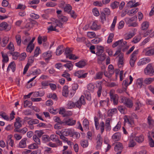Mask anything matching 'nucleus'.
<instances>
[{"instance_id":"1","label":"nucleus","mask_w":154,"mask_h":154,"mask_svg":"<svg viewBox=\"0 0 154 154\" xmlns=\"http://www.w3.org/2000/svg\"><path fill=\"white\" fill-rule=\"evenodd\" d=\"M51 22H48V24H51V25L47 28L48 32L50 31H56L57 29H56L57 26L61 27L62 26V23L58 21L57 19L52 18L51 19Z\"/></svg>"},{"instance_id":"2","label":"nucleus","mask_w":154,"mask_h":154,"mask_svg":"<svg viewBox=\"0 0 154 154\" xmlns=\"http://www.w3.org/2000/svg\"><path fill=\"white\" fill-rule=\"evenodd\" d=\"M144 72L147 75H154V67L152 66L151 63L148 64L144 69Z\"/></svg>"},{"instance_id":"3","label":"nucleus","mask_w":154,"mask_h":154,"mask_svg":"<svg viewBox=\"0 0 154 154\" xmlns=\"http://www.w3.org/2000/svg\"><path fill=\"white\" fill-rule=\"evenodd\" d=\"M137 19V17H133L131 18H126L124 20L126 23L129 26L136 27L138 26V23L136 22H132L135 21Z\"/></svg>"},{"instance_id":"4","label":"nucleus","mask_w":154,"mask_h":154,"mask_svg":"<svg viewBox=\"0 0 154 154\" xmlns=\"http://www.w3.org/2000/svg\"><path fill=\"white\" fill-rule=\"evenodd\" d=\"M143 79L142 78L137 79L135 80L134 85V88L135 89H137L141 88L143 85Z\"/></svg>"},{"instance_id":"5","label":"nucleus","mask_w":154,"mask_h":154,"mask_svg":"<svg viewBox=\"0 0 154 154\" xmlns=\"http://www.w3.org/2000/svg\"><path fill=\"white\" fill-rule=\"evenodd\" d=\"M122 100V102L124 104L128 107L131 108L133 106L132 100L129 98H127L125 97H123Z\"/></svg>"},{"instance_id":"6","label":"nucleus","mask_w":154,"mask_h":154,"mask_svg":"<svg viewBox=\"0 0 154 154\" xmlns=\"http://www.w3.org/2000/svg\"><path fill=\"white\" fill-rule=\"evenodd\" d=\"M85 103V101L84 97L83 95H82L78 100L75 103V107L80 108L82 105H84Z\"/></svg>"},{"instance_id":"7","label":"nucleus","mask_w":154,"mask_h":154,"mask_svg":"<svg viewBox=\"0 0 154 154\" xmlns=\"http://www.w3.org/2000/svg\"><path fill=\"white\" fill-rule=\"evenodd\" d=\"M124 122L127 123L129 125L132 126L134 125V121L132 116L126 115L124 116Z\"/></svg>"},{"instance_id":"8","label":"nucleus","mask_w":154,"mask_h":154,"mask_svg":"<svg viewBox=\"0 0 154 154\" xmlns=\"http://www.w3.org/2000/svg\"><path fill=\"white\" fill-rule=\"evenodd\" d=\"M75 76L79 78H84L87 75V73H84V71L82 70H79L76 71L74 73Z\"/></svg>"},{"instance_id":"9","label":"nucleus","mask_w":154,"mask_h":154,"mask_svg":"<svg viewBox=\"0 0 154 154\" xmlns=\"http://www.w3.org/2000/svg\"><path fill=\"white\" fill-rule=\"evenodd\" d=\"M151 61L150 58L149 57H146L141 58L139 60L137 63L138 66H140L146 64Z\"/></svg>"},{"instance_id":"10","label":"nucleus","mask_w":154,"mask_h":154,"mask_svg":"<svg viewBox=\"0 0 154 154\" xmlns=\"http://www.w3.org/2000/svg\"><path fill=\"white\" fill-rule=\"evenodd\" d=\"M12 137L13 136L11 134H10L8 136L6 140L7 147H8L9 145L12 147H13L14 146V140L12 139Z\"/></svg>"},{"instance_id":"11","label":"nucleus","mask_w":154,"mask_h":154,"mask_svg":"<svg viewBox=\"0 0 154 154\" xmlns=\"http://www.w3.org/2000/svg\"><path fill=\"white\" fill-rule=\"evenodd\" d=\"M108 71L109 73V75H106L107 72H104L105 76L109 78L111 77L112 75L114 72V70L113 66L111 65H109L108 67Z\"/></svg>"},{"instance_id":"12","label":"nucleus","mask_w":154,"mask_h":154,"mask_svg":"<svg viewBox=\"0 0 154 154\" xmlns=\"http://www.w3.org/2000/svg\"><path fill=\"white\" fill-rule=\"evenodd\" d=\"M129 82H128V79H126L124 80L122 83V85L125 90H126L127 86L131 84L133 81V78L131 75L129 76Z\"/></svg>"},{"instance_id":"13","label":"nucleus","mask_w":154,"mask_h":154,"mask_svg":"<svg viewBox=\"0 0 154 154\" xmlns=\"http://www.w3.org/2000/svg\"><path fill=\"white\" fill-rule=\"evenodd\" d=\"M141 4L140 2H136L135 0H131L127 3V5L130 8L135 7L138 6Z\"/></svg>"},{"instance_id":"14","label":"nucleus","mask_w":154,"mask_h":154,"mask_svg":"<svg viewBox=\"0 0 154 154\" xmlns=\"http://www.w3.org/2000/svg\"><path fill=\"white\" fill-rule=\"evenodd\" d=\"M97 145L96 148L97 149L100 148V146L102 143V139L101 137L100 134H99L97 135Z\"/></svg>"},{"instance_id":"15","label":"nucleus","mask_w":154,"mask_h":154,"mask_svg":"<svg viewBox=\"0 0 154 154\" xmlns=\"http://www.w3.org/2000/svg\"><path fill=\"white\" fill-rule=\"evenodd\" d=\"M147 122L149 128H152L154 126V121L150 115H149L147 117Z\"/></svg>"},{"instance_id":"16","label":"nucleus","mask_w":154,"mask_h":154,"mask_svg":"<svg viewBox=\"0 0 154 154\" xmlns=\"http://www.w3.org/2000/svg\"><path fill=\"white\" fill-rule=\"evenodd\" d=\"M11 28L9 27L7 23L5 22H3L0 24V30H6L7 31L10 29Z\"/></svg>"},{"instance_id":"17","label":"nucleus","mask_w":154,"mask_h":154,"mask_svg":"<svg viewBox=\"0 0 154 154\" xmlns=\"http://www.w3.org/2000/svg\"><path fill=\"white\" fill-rule=\"evenodd\" d=\"M121 134L119 132L114 134L112 137V140L114 141H119L121 138Z\"/></svg>"},{"instance_id":"18","label":"nucleus","mask_w":154,"mask_h":154,"mask_svg":"<svg viewBox=\"0 0 154 154\" xmlns=\"http://www.w3.org/2000/svg\"><path fill=\"white\" fill-rule=\"evenodd\" d=\"M146 56H150L154 54V48L149 49V48L144 49L143 51Z\"/></svg>"},{"instance_id":"19","label":"nucleus","mask_w":154,"mask_h":154,"mask_svg":"<svg viewBox=\"0 0 154 154\" xmlns=\"http://www.w3.org/2000/svg\"><path fill=\"white\" fill-rule=\"evenodd\" d=\"M64 48L63 46H59L56 50V55L59 56L61 55L64 51Z\"/></svg>"},{"instance_id":"20","label":"nucleus","mask_w":154,"mask_h":154,"mask_svg":"<svg viewBox=\"0 0 154 154\" xmlns=\"http://www.w3.org/2000/svg\"><path fill=\"white\" fill-rule=\"evenodd\" d=\"M123 148V146L122 144L120 142H118L116 143L115 145L114 150L116 152L122 151Z\"/></svg>"},{"instance_id":"21","label":"nucleus","mask_w":154,"mask_h":154,"mask_svg":"<svg viewBox=\"0 0 154 154\" xmlns=\"http://www.w3.org/2000/svg\"><path fill=\"white\" fill-rule=\"evenodd\" d=\"M22 122V121L21 119L19 117H17L16 119V122L14 123V127L17 128H20L22 126V124H21Z\"/></svg>"},{"instance_id":"22","label":"nucleus","mask_w":154,"mask_h":154,"mask_svg":"<svg viewBox=\"0 0 154 154\" xmlns=\"http://www.w3.org/2000/svg\"><path fill=\"white\" fill-rule=\"evenodd\" d=\"M65 124L69 126L74 125L76 123V121L72 119H67L65 121Z\"/></svg>"},{"instance_id":"23","label":"nucleus","mask_w":154,"mask_h":154,"mask_svg":"<svg viewBox=\"0 0 154 154\" xmlns=\"http://www.w3.org/2000/svg\"><path fill=\"white\" fill-rule=\"evenodd\" d=\"M86 64V62L84 60H81L75 63V66L79 68H83Z\"/></svg>"},{"instance_id":"24","label":"nucleus","mask_w":154,"mask_h":154,"mask_svg":"<svg viewBox=\"0 0 154 154\" xmlns=\"http://www.w3.org/2000/svg\"><path fill=\"white\" fill-rule=\"evenodd\" d=\"M26 138H23L19 143V147L22 148H25L26 146Z\"/></svg>"},{"instance_id":"25","label":"nucleus","mask_w":154,"mask_h":154,"mask_svg":"<svg viewBox=\"0 0 154 154\" xmlns=\"http://www.w3.org/2000/svg\"><path fill=\"white\" fill-rule=\"evenodd\" d=\"M47 40V37L45 36H41L39 35L38 38V42L39 44H41L42 42H45Z\"/></svg>"},{"instance_id":"26","label":"nucleus","mask_w":154,"mask_h":154,"mask_svg":"<svg viewBox=\"0 0 154 154\" xmlns=\"http://www.w3.org/2000/svg\"><path fill=\"white\" fill-rule=\"evenodd\" d=\"M15 69V64L14 62H11L9 65L7 69L8 71H9L10 69L12 70L13 72H14Z\"/></svg>"},{"instance_id":"27","label":"nucleus","mask_w":154,"mask_h":154,"mask_svg":"<svg viewBox=\"0 0 154 154\" xmlns=\"http://www.w3.org/2000/svg\"><path fill=\"white\" fill-rule=\"evenodd\" d=\"M34 48V44L29 43L26 48V51L27 52L31 53L33 50Z\"/></svg>"},{"instance_id":"28","label":"nucleus","mask_w":154,"mask_h":154,"mask_svg":"<svg viewBox=\"0 0 154 154\" xmlns=\"http://www.w3.org/2000/svg\"><path fill=\"white\" fill-rule=\"evenodd\" d=\"M91 29L93 30H96L100 28V26L97 24V22H94L90 27Z\"/></svg>"},{"instance_id":"29","label":"nucleus","mask_w":154,"mask_h":154,"mask_svg":"<svg viewBox=\"0 0 154 154\" xmlns=\"http://www.w3.org/2000/svg\"><path fill=\"white\" fill-rule=\"evenodd\" d=\"M138 11V8H133L128 11V14L129 16H132L134 15Z\"/></svg>"},{"instance_id":"30","label":"nucleus","mask_w":154,"mask_h":154,"mask_svg":"<svg viewBox=\"0 0 154 154\" xmlns=\"http://www.w3.org/2000/svg\"><path fill=\"white\" fill-rule=\"evenodd\" d=\"M110 97L111 100L113 102L115 105H117L118 104L119 97L117 94H115Z\"/></svg>"},{"instance_id":"31","label":"nucleus","mask_w":154,"mask_h":154,"mask_svg":"<svg viewBox=\"0 0 154 154\" xmlns=\"http://www.w3.org/2000/svg\"><path fill=\"white\" fill-rule=\"evenodd\" d=\"M111 119L110 118H108L106 121V129L107 131L110 130L111 129V126L110 125V122Z\"/></svg>"},{"instance_id":"32","label":"nucleus","mask_w":154,"mask_h":154,"mask_svg":"<svg viewBox=\"0 0 154 154\" xmlns=\"http://www.w3.org/2000/svg\"><path fill=\"white\" fill-rule=\"evenodd\" d=\"M66 107L69 109L75 108V102L72 101H69L66 105Z\"/></svg>"},{"instance_id":"33","label":"nucleus","mask_w":154,"mask_h":154,"mask_svg":"<svg viewBox=\"0 0 154 154\" xmlns=\"http://www.w3.org/2000/svg\"><path fill=\"white\" fill-rule=\"evenodd\" d=\"M2 57V62L3 63H7L9 60L8 57L7 55L4 53L3 52H2L1 53Z\"/></svg>"},{"instance_id":"34","label":"nucleus","mask_w":154,"mask_h":154,"mask_svg":"<svg viewBox=\"0 0 154 154\" xmlns=\"http://www.w3.org/2000/svg\"><path fill=\"white\" fill-rule=\"evenodd\" d=\"M136 141L139 143H142L144 140V137L142 134L137 136L135 137Z\"/></svg>"},{"instance_id":"35","label":"nucleus","mask_w":154,"mask_h":154,"mask_svg":"<svg viewBox=\"0 0 154 154\" xmlns=\"http://www.w3.org/2000/svg\"><path fill=\"white\" fill-rule=\"evenodd\" d=\"M62 93L63 96H67L69 94L68 88L67 86L66 85L63 87Z\"/></svg>"},{"instance_id":"36","label":"nucleus","mask_w":154,"mask_h":154,"mask_svg":"<svg viewBox=\"0 0 154 154\" xmlns=\"http://www.w3.org/2000/svg\"><path fill=\"white\" fill-rule=\"evenodd\" d=\"M52 52L50 51H48L47 52L43 54V57L46 59H48L51 58L52 56Z\"/></svg>"},{"instance_id":"37","label":"nucleus","mask_w":154,"mask_h":154,"mask_svg":"<svg viewBox=\"0 0 154 154\" xmlns=\"http://www.w3.org/2000/svg\"><path fill=\"white\" fill-rule=\"evenodd\" d=\"M149 26V23L147 21H144L141 24V29L143 30L147 29Z\"/></svg>"},{"instance_id":"38","label":"nucleus","mask_w":154,"mask_h":154,"mask_svg":"<svg viewBox=\"0 0 154 154\" xmlns=\"http://www.w3.org/2000/svg\"><path fill=\"white\" fill-rule=\"evenodd\" d=\"M9 40V38L8 37H4L2 40V43L1 44V46L3 47H5L8 43Z\"/></svg>"},{"instance_id":"39","label":"nucleus","mask_w":154,"mask_h":154,"mask_svg":"<svg viewBox=\"0 0 154 154\" xmlns=\"http://www.w3.org/2000/svg\"><path fill=\"white\" fill-rule=\"evenodd\" d=\"M38 145L35 143H32L28 146V149H35L38 148Z\"/></svg>"},{"instance_id":"40","label":"nucleus","mask_w":154,"mask_h":154,"mask_svg":"<svg viewBox=\"0 0 154 154\" xmlns=\"http://www.w3.org/2000/svg\"><path fill=\"white\" fill-rule=\"evenodd\" d=\"M117 17L116 16H115L110 28V29L111 31L114 30L117 22Z\"/></svg>"},{"instance_id":"41","label":"nucleus","mask_w":154,"mask_h":154,"mask_svg":"<svg viewBox=\"0 0 154 154\" xmlns=\"http://www.w3.org/2000/svg\"><path fill=\"white\" fill-rule=\"evenodd\" d=\"M138 53V51L137 50L134 51L131 55L130 59L136 60L137 59V55Z\"/></svg>"},{"instance_id":"42","label":"nucleus","mask_w":154,"mask_h":154,"mask_svg":"<svg viewBox=\"0 0 154 154\" xmlns=\"http://www.w3.org/2000/svg\"><path fill=\"white\" fill-rule=\"evenodd\" d=\"M138 53V51L137 50L134 51L131 55L130 59L136 60L137 59V55Z\"/></svg>"},{"instance_id":"43","label":"nucleus","mask_w":154,"mask_h":154,"mask_svg":"<svg viewBox=\"0 0 154 154\" xmlns=\"http://www.w3.org/2000/svg\"><path fill=\"white\" fill-rule=\"evenodd\" d=\"M117 112V109L116 108L110 109L108 111V115L109 116H112V115L116 114Z\"/></svg>"},{"instance_id":"44","label":"nucleus","mask_w":154,"mask_h":154,"mask_svg":"<svg viewBox=\"0 0 154 154\" xmlns=\"http://www.w3.org/2000/svg\"><path fill=\"white\" fill-rule=\"evenodd\" d=\"M141 39V36L140 35H138L135 36L133 39L132 42L134 43H137L139 42Z\"/></svg>"},{"instance_id":"45","label":"nucleus","mask_w":154,"mask_h":154,"mask_svg":"<svg viewBox=\"0 0 154 154\" xmlns=\"http://www.w3.org/2000/svg\"><path fill=\"white\" fill-rule=\"evenodd\" d=\"M72 50L69 48H66L64 53L66 58L72 54Z\"/></svg>"},{"instance_id":"46","label":"nucleus","mask_w":154,"mask_h":154,"mask_svg":"<svg viewBox=\"0 0 154 154\" xmlns=\"http://www.w3.org/2000/svg\"><path fill=\"white\" fill-rule=\"evenodd\" d=\"M123 42V39H122L117 41H116L113 44V45H112V47L113 48H115L118 45L119 46L122 45Z\"/></svg>"},{"instance_id":"47","label":"nucleus","mask_w":154,"mask_h":154,"mask_svg":"<svg viewBox=\"0 0 154 154\" xmlns=\"http://www.w3.org/2000/svg\"><path fill=\"white\" fill-rule=\"evenodd\" d=\"M134 35L133 33H126L125 34L124 38L126 40H127L132 38Z\"/></svg>"},{"instance_id":"48","label":"nucleus","mask_w":154,"mask_h":154,"mask_svg":"<svg viewBox=\"0 0 154 154\" xmlns=\"http://www.w3.org/2000/svg\"><path fill=\"white\" fill-rule=\"evenodd\" d=\"M41 53V51L40 48L38 47H37L35 50L33 56L35 57H37Z\"/></svg>"},{"instance_id":"49","label":"nucleus","mask_w":154,"mask_h":154,"mask_svg":"<svg viewBox=\"0 0 154 154\" xmlns=\"http://www.w3.org/2000/svg\"><path fill=\"white\" fill-rule=\"evenodd\" d=\"M99 119L97 117H95L94 118V122L95 128L97 130H98L99 129Z\"/></svg>"},{"instance_id":"50","label":"nucleus","mask_w":154,"mask_h":154,"mask_svg":"<svg viewBox=\"0 0 154 154\" xmlns=\"http://www.w3.org/2000/svg\"><path fill=\"white\" fill-rule=\"evenodd\" d=\"M64 66L68 69L69 70H72L73 67V65L70 61H69L68 63L64 64Z\"/></svg>"},{"instance_id":"51","label":"nucleus","mask_w":154,"mask_h":154,"mask_svg":"<svg viewBox=\"0 0 154 154\" xmlns=\"http://www.w3.org/2000/svg\"><path fill=\"white\" fill-rule=\"evenodd\" d=\"M33 139L35 142V143L37 144L38 145H40L41 142L39 137H38L36 135H34L33 137Z\"/></svg>"},{"instance_id":"52","label":"nucleus","mask_w":154,"mask_h":154,"mask_svg":"<svg viewBox=\"0 0 154 154\" xmlns=\"http://www.w3.org/2000/svg\"><path fill=\"white\" fill-rule=\"evenodd\" d=\"M87 36L90 38H94L96 36V34L94 32H88L87 33Z\"/></svg>"},{"instance_id":"53","label":"nucleus","mask_w":154,"mask_h":154,"mask_svg":"<svg viewBox=\"0 0 154 154\" xmlns=\"http://www.w3.org/2000/svg\"><path fill=\"white\" fill-rule=\"evenodd\" d=\"M154 80V78H149L146 79L143 81L145 84L149 85L151 84Z\"/></svg>"},{"instance_id":"54","label":"nucleus","mask_w":154,"mask_h":154,"mask_svg":"<svg viewBox=\"0 0 154 154\" xmlns=\"http://www.w3.org/2000/svg\"><path fill=\"white\" fill-rule=\"evenodd\" d=\"M0 116L4 119L8 121L9 120V117L6 115V113L4 112H0Z\"/></svg>"},{"instance_id":"55","label":"nucleus","mask_w":154,"mask_h":154,"mask_svg":"<svg viewBox=\"0 0 154 154\" xmlns=\"http://www.w3.org/2000/svg\"><path fill=\"white\" fill-rule=\"evenodd\" d=\"M89 122L88 120L87 119H85L83 122V125L84 127L85 128H88Z\"/></svg>"},{"instance_id":"56","label":"nucleus","mask_w":154,"mask_h":154,"mask_svg":"<svg viewBox=\"0 0 154 154\" xmlns=\"http://www.w3.org/2000/svg\"><path fill=\"white\" fill-rule=\"evenodd\" d=\"M64 10L65 11L68 13H69L72 10V6L69 5L68 4L66 5L64 8Z\"/></svg>"},{"instance_id":"57","label":"nucleus","mask_w":154,"mask_h":154,"mask_svg":"<svg viewBox=\"0 0 154 154\" xmlns=\"http://www.w3.org/2000/svg\"><path fill=\"white\" fill-rule=\"evenodd\" d=\"M41 73V70L39 69H37L32 72V75L36 76H37L40 74Z\"/></svg>"},{"instance_id":"58","label":"nucleus","mask_w":154,"mask_h":154,"mask_svg":"<svg viewBox=\"0 0 154 154\" xmlns=\"http://www.w3.org/2000/svg\"><path fill=\"white\" fill-rule=\"evenodd\" d=\"M99 128H100L101 133L102 134L105 129V124L102 121L100 123Z\"/></svg>"},{"instance_id":"59","label":"nucleus","mask_w":154,"mask_h":154,"mask_svg":"<svg viewBox=\"0 0 154 154\" xmlns=\"http://www.w3.org/2000/svg\"><path fill=\"white\" fill-rule=\"evenodd\" d=\"M103 75V73L101 72H99L97 73L95 76L94 77L95 79H101Z\"/></svg>"},{"instance_id":"60","label":"nucleus","mask_w":154,"mask_h":154,"mask_svg":"<svg viewBox=\"0 0 154 154\" xmlns=\"http://www.w3.org/2000/svg\"><path fill=\"white\" fill-rule=\"evenodd\" d=\"M97 47L98 50V51L96 53V54L97 56H99L101 55V54L103 53V50L102 46H98Z\"/></svg>"},{"instance_id":"61","label":"nucleus","mask_w":154,"mask_h":154,"mask_svg":"<svg viewBox=\"0 0 154 154\" xmlns=\"http://www.w3.org/2000/svg\"><path fill=\"white\" fill-rule=\"evenodd\" d=\"M39 123V121L38 119H31L28 122V123L29 125H33L38 124Z\"/></svg>"},{"instance_id":"62","label":"nucleus","mask_w":154,"mask_h":154,"mask_svg":"<svg viewBox=\"0 0 154 154\" xmlns=\"http://www.w3.org/2000/svg\"><path fill=\"white\" fill-rule=\"evenodd\" d=\"M17 45L20 46L21 43V36L19 35H17L15 37Z\"/></svg>"},{"instance_id":"63","label":"nucleus","mask_w":154,"mask_h":154,"mask_svg":"<svg viewBox=\"0 0 154 154\" xmlns=\"http://www.w3.org/2000/svg\"><path fill=\"white\" fill-rule=\"evenodd\" d=\"M32 103L31 101L28 100H26L24 102V107H30L32 105Z\"/></svg>"},{"instance_id":"64","label":"nucleus","mask_w":154,"mask_h":154,"mask_svg":"<svg viewBox=\"0 0 154 154\" xmlns=\"http://www.w3.org/2000/svg\"><path fill=\"white\" fill-rule=\"evenodd\" d=\"M7 48L11 51H14V47L13 44L10 42L7 47Z\"/></svg>"}]
</instances>
